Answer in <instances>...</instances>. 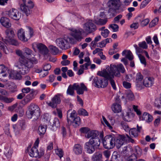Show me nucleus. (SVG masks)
<instances>
[{
  "mask_svg": "<svg viewBox=\"0 0 161 161\" xmlns=\"http://www.w3.org/2000/svg\"><path fill=\"white\" fill-rule=\"evenodd\" d=\"M125 71V68L122 64H119L117 66L111 64L110 67L107 66L106 69H103L102 72H99L98 74L99 75L103 76L109 80L112 87L114 90H116V87L113 79L114 76L119 77L120 76L119 72L123 73Z\"/></svg>",
  "mask_w": 161,
  "mask_h": 161,
  "instance_id": "nucleus-1",
  "label": "nucleus"
},
{
  "mask_svg": "<svg viewBox=\"0 0 161 161\" xmlns=\"http://www.w3.org/2000/svg\"><path fill=\"white\" fill-rule=\"evenodd\" d=\"M37 63V59L34 57L30 59L20 58L17 67L19 69L20 74L24 75L28 73L30 69L33 67L34 64Z\"/></svg>",
  "mask_w": 161,
  "mask_h": 161,
  "instance_id": "nucleus-2",
  "label": "nucleus"
},
{
  "mask_svg": "<svg viewBox=\"0 0 161 161\" xmlns=\"http://www.w3.org/2000/svg\"><path fill=\"white\" fill-rule=\"evenodd\" d=\"M87 88L83 83H81L80 85L74 83L72 85H70L69 86L66 93L67 95L74 96L75 94L74 90H75L77 94L81 95L83 94L84 91H87Z\"/></svg>",
  "mask_w": 161,
  "mask_h": 161,
  "instance_id": "nucleus-3",
  "label": "nucleus"
},
{
  "mask_svg": "<svg viewBox=\"0 0 161 161\" xmlns=\"http://www.w3.org/2000/svg\"><path fill=\"white\" fill-rule=\"evenodd\" d=\"M119 0H109L107 3V6L108 8V13L110 16H114L117 13V10H119L120 11L124 10L120 7Z\"/></svg>",
  "mask_w": 161,
  "mask_h": 161,
  "instance_id": "nucleus-4",
  "label": "nucleus"
},
{
  "mask_svg": "<svg viewBox=\"0 0 161 161\" xmlns=\"http://www.w3.org/2000/svg\"><path fill=\"white\" fill-rule=\"evenodd\" d=\"M99 135V132L97 130H92L85 135L86 138H91L89 142L96 148L99 147L100 143V139L98 137Z\"/></svg>",
  "mask_w": 161,
  "mask_h": 161,
  "instance_id": "nucleus-5",
  "label": "nucleus"
},
{
  "mask_svg": "<svg viewBox=\"0 0 161 161\" xmlns=\"http://www.w3.org/2000/svg\"><path fill=\"white\" fill-rule=\"evenodd\" d=\"M40 115V111L39 107L36 105L31 104L29 108L28 118H32L33 121H36Z\"/></svg>",
  "mask_w": 161,
  "mask_h": 161,
  "instance_id": "nucleus-6",
  "label": "nucleus"
},
{
  "mask_svg": "<svg viewBox=\"0 0 161 161\" xmlns=\"http://www.w3.org/2000/svg\"><path fill=\"white\" fill-rule=\"evenodd\" d=\"M103 70L101 71H98L97 75L103 77L105 79H103L98 77H95L93 79V84L94 86L97 88H105L106 87L108 84V80H110L103 76H101L99 75V72H102Z\"/></svg>",
  "mask_w": 161,
  "mask_h": 161,
  "instance_id": "nucleus-7",
  "label": "nucleus"
},
{
  "mask_svg": "<svg viewBox=\"0 0 161 161\" xmlns=\"http://www.w3.org/2000/svg\"><path fill=\"white\" fill-rule=\"evenodd\" d=\"M33 31L31 28H29V30L26 31V33L24 30L22 29L19 30L18 31L17 35L18 38L21 41L24 42H27L33 36Z\"/></svg>",
  "mask_w": 161,
  "mask_h": 161,
  "instance_id": "nucleus-8",
  "label": "nucleus"
},
{
  "mask_svg": "<svg viewBox=\"0 0 161 161\" xmlns=\"http://www.w3.org/2000/svg\"><path fill=\"white\" fill-rule=\"evenodd\" d=\"M23 3L20 5L21 10L27 16L30 15L31 12V9L34 7L33 3L31 0H23Z\"/></svg>",
  "mask_w": 161,
  "mask_h": 161,
  "instance_id": "nucleus-9",
  "label": "nucleus"
},
{
  "mask_svg": "<svg viewBox=\"0 0 161 161\" xmlns=\"http://www.w3.org/2000/svg\"><path fill=\"white\" fill-rule=\"evenodd\" d=\"M6 39H3V41L5 43L7 44L8 43L12 45L17 46L18 43L14 39V31L11 29H8L6 31Z\"/></svg>",
  "mask_w": 161,
  "mask_h": 161,
  "instance_id": "nucleus-10",
  "label": "nucleus"
},
{
  "mask_svg": "<svg viewBox=\"0 0 161 161\" xmlns=\"http://www.w3.org/2000/svg\"><path fill=\"white\" fill-rule=\"evenodd\" d=\"M114 141L115 138L112 136H106L103 140V147L108 149L113 148L115 146Z\"/></svg>",
  "mask_w": 161,
  "mask_h": 161,
  "instance_id": "nucleus-11",
  "label": "nucleus"
},
{
  "mask_svg": "<svg viewBox=\"0 0 161 161\" xmlns=\"http://www.w3.org/2000/svg\"><path fill=\"white\" fill-rule=\"evenodd\" d=\"M71 31L70 35L76 41L80 42L83 39L82 34L84 32V31L83 29H72Z\"/></svg>",
  "mask_w": 161,
  "mask_h": 161,
  "instance_id": "nucleus-12",
  "label": "nucleus"
},
{
  "mask_svg": "<svg viewBox=\"0 0 161 161\" xmlns=\"http://www.w3.org/2000/svg\"><path fill=\"white\" fill-rule=\"evenodd\" d=\"M55 42L57 46L62 50H66L69 47V43L65 38H57Z\"/></svg>",
  "mask_w": 161,
  "mask_h": 161,
  "instance_id": "nucleus-13",
  "label": "nucleus"
},
{
  "mask_svg": "<svg viewBox=\"0 0 161 161\" xmlns=\"http://www.w3.org/2000/svg\"><path fill=\"white\" fill-rule=\"evenodd\" d=\"M83 28L84 32L87 34L91 33L97 30L96 26L92 20H89L85 23L83 25Z\"/></svg>",
  "mask_w": 161,
  "mask_h": 161,
  "instance_id": "nucleus-14",
  "label": "nucleus"
},
{
  "mask_svg": "<svg viewBox=\"0 0 161 161\" xmlns=\"http://www.w3.org/2000/svg\"><path fill=\"white\" fill-rule=\"evenodd\" d=\"M127 140L126 136L124 135H119L115 139V146L118 149L120 148Z\"/></svg>",
  "mask_w": 161,
  "mask_h": 161,
  "instance_id": "nucleus-15",
  "label": "nucleus"
},
{
  "mask_svg": "<svg viewBox=\"0 0 161 161\" xmlns=\"http://www.w3.org/2000/svg\"><path fill=\"white\" fill-rule=\"evenodd\" d=\"M8 14L9 17L16 20H18L20 18L21 15L18 10L12 8L8 12Z\"/></svg>",
  "mask_w": 161,
  "mask_h": 161,
  "instance_id": "nucleus-16",
  "label": "nucleus"
},
{
  "mask_svg": "<svg viewBox=\"0 0 161 161\" xmlns=\"http://www.w3.org/2000/svg\"><path fill=\"white\" fill-rule=\"evenodd\" d=\"M60 95L58 94L55 95L52 99V101L49 102H47L48 105L52 108H55L58 104L60 103L61 100L60 98Z\"/></svg>",
  "mask_w": 161,
  "mask_h": 161,
  "instance_id": "nucleus-17",
  "label": "nucleus"
},
{
  "mask_svg": "<svg viewBox=\"0 0 161 161\" xmlns=\"http://www.w3.org/2000/svg\"><path fill=\"white\" fill-rule=\"evenodd\" d=\"M29 154L31 157L37 158L38 157H41L43 155V153L42 152L40 154H39L38 150L36 147H33L29 152Z\"/></svg>",
  "mask_w": 161,
  "mask_h": 161,
  "instance_id": "nucleus-18",
  "label": "nucleus"
},
{
  "mask_svg": "<svg viewBox=\"0 0 161 161\" xmlns=\"http://www.w3.org/2000/svg\"><path fill=\"white\" fill-rule=\"evenodd\" d=\"M143 76L140 73H137L136 76V86L139 89L142 87V81L143 79Z\"/></svg>",
  "mask_w": 161,
  "mask_h": 161,
  "instance_id": "nucleus-19",
  "label": "nucleus"
},
{
  "mask_svg": "<svg viewBox=\"0 0 161 161\" xmlns=\"http://www.w3.org/2000/svg\"><path fill=\"white\" fill-rule=\"evenodd\" d=\"M71 110H69L67 112V121L69 123L71 124L72 123L73 119L75 118L76 116V112L75 111L73 110L71 113Z\"/></svg>",
  "mask_w": 161,
  "mask_h": 161,
  "instance_id": "nucleus-20",
  "label": "nucleus"
},
{
  "mask_svg": "<svg viewBox=\"0 0 161 161\" xmlns=\"http://www.w3.org/2000/svg\"><path fill=\"white\" fill-rule=\"evenodd\" d=\"M37 47L39 50V52L43 55H47L48 53V49L47 47L41 43L37 44Z\"/></svg>",
  "mask_w": 161,
  "mask_h": 161,
  "instance_id": "nucleus-21",
  "label": "nucleus"
},
{
  "mask_svg": "<svg viewBox=\"0 0 161 161\" xmlns=\"http://www.w3.org/2000/svg\"><path fill=\"white\" fill-rule=\"evenodd\" d=\"M84 148L87 153L89 154L93 153L95 152L96 149V148L89 141L85 143Z\"/></svg>",
  "mask_w": 161,
  "mask_h": 161,
  "instance_id": "nucleus-22",
  "label": "nucleus"
},
{
  "mask_svg": "<svg viewBox=\"0 0 161 161\" xmlns=\"http://www.w3.org/2000/svg\"><path fill=\"white\" fill-rule=\"evenodd\" d=\"M83 149L82 147L80 144H76L73 147V151L75 154L79 155L82 153Z\"/></svg>",
  "mask_w": 161,
  "mask_h": 161,
  "instance_id": "nucleus-23",
  "label": "nucleus"
},
{
  "mask_svg": "<svg viewBox=\"0 0 161 161\" xmlns=\"http://www.w3.org/2000/svg\"><path fill=\"white\" fill-rule=\"evenodd\" d=\"M154 82V79L151 77H146L143 80V84L146 87L151 86Z\"/></svg>",
  "mask_w": 161,
  "mask_h": 161,
  "instance_id": "nucleus-24",
  "label": "nucleus"
},
{
  "mask_svg": "<svg viewBox=\"0 0 161 161\" xmlns=\"http://www.w3.org/2000/svg\"><path fill=\"white\" fill-rule=\"evenodd\" d=\"M1 24L4 26L8 28L11 26L9 19L5 17H2L0 20Z\"/></svg>",
  "mask_w": 161,
  "mask_h": 161,
  "instance_id": "nucleus-25",
  "label": "nucleus"
},
{
  "mask_svg": "<svg viewBox=\"0 0 161 161\" xmlns=\"http://www.w3.org/2000/svg\"><path fill=\"white\" fill-rule=\"evenodd\" d=\"M153 119L152 116L148 113L144 112L142 114V120H144L147 122H151Z\"/></svg>",
  "mask_w": 161,
  "mask_h": 161,
  "instance_id": "nucleus-26",
  "label": "nucleus"
},
{
  "mask_svg": "<svg viewBox=\"0 0 161 161\" xmlns=\"http://www.w3.org/2000/svg\"><path fill=\"white\" fill-rule=\"evenodd\" d=\"M92 161H103L102 160V154L100 152L95 153L92 157Z\"/></svg>",
  "mask_w": 161,
  "mask_h": 161,
  "instance_id": "nucleus-27",
  "label": "nucleus"
},
{
  "mask_svg": "<svg viewBox=\"0 0 161 161\" xmlns=\"http://www.w3.org/2000/svg\"><path fill=\"white\" fill-rule=\"evenodd\" d=\"M112 109L114 113H118L121 112V105L117 103H114L112 106Z\"/></svg>",
  "mask_w": 161,
  "mask_h": 161,
  "instance_id": "nucleus-28",
  "label": "nucleus"
},
{
  "mask_svg": "<svg viewBox=\"0 0 161 161\" xmlns=\"http://www.w3.org/2000/svg\"><path fill=\"white\" fill-rule=\"evenodd\" d=\"M9 76L10 78L15 79H20L21 78V76L20 74L16 71L11 72Z\"/></svg>",
  "mask_w": 161,
  "mask_h": 161,
  "instance_id": "nucleus-29",
  "label": "nucleus"
},
{
  "mask_svg": "<svg viewBox=\"0 0 161 161\" xmlns=\"http://www.w3.org/2000/svg\"><path fill=\"white\" fill-rule=\"evenodd\" d=\"M126 54V58L130 60H131L133 58L132 53L130 50H124L122 53V55L124 56Z\"/></svg>",
  "mask_w": 161,
  "mask_h": 161,
  "instance_id": "nucleus-30",
  "label": "nucleus"
},
{
  "mask_svg": "<svg viewBox=\"0 0 161 161\" xmlns=\"http://www.w3.org/2000/svg\"><path fill=\"white\" fill-rule=\"evenodd\" d=\"M125 94L127 98L129 100H133L135 98L134 96L133 92L130 90L126 91L125 92Z\"/></svg>",
  "mask_w": 161,
  "mask_h": 161,
  "instance_id": "nucleus-31",
  "label": "nucleus"
},
{
  "mask_svg": "<svg viewBox=\"0 0 161 161\" xmlns=\"http://www.w3.org/2000/svg\"><path fill=\"white\" fill-rule=\"evenodd\" d=\"M94 22L97 25H103L106 24L107 22V19H99L97 20L95 19Z\"/></svg>",
  "mask_w": 161,
  "mask_h": 161,
  "instance_id": "nucleus-32",
  "label": "nucleus"
},
{
  "mask_svg": "<svg viewBox=\"0 0 161 161\" xmlns=\"http://www.w3.org/2000/svg\"><path fill=\"white\" fill-rule=\"evenodd\" d=\"M47 126L46 125H40L38 127V133L40 136L43 135L46 131Z\"/></svg>",
  "mask_w": 161,
  "mask_h": 161,
  "instance_id": "nucleus-33",
  "label": "nucleus"
},
{
  "mask_svg": "<svg viewBox=\"0 0 161 161\" xmlns=\"http://www.w3.org/2000/svg\"><path fill=\"white\" fill-rule=\"evenodd\" d=\"M49 48L51 53L53 55H55L57 54L59 52L58 49L56 46L50 45Z\"/></svg>",
  "mask_w": 161,
  "mask_h": 161,
  "instance_id": "nucleus-34",
  "label": "nucleus"
},
{
  "mask_svg": "<svg viewBox=\"0 0 161 161\" xmlns=\"http://www.w3.org/2000/svg\"><path fill=\"white\" fill-rule=\"evenodd\" d=\"M53 130L60 126V123L58 119L57 118H54L53 122Z\"/></svg>",
  "mask_w": 161,
  "mask_h": 161,
  "instance_id": "nucleus-35",
  "label": "nucleus"
},
{
  "mask_svg": "<svg viewBox=\"0 0 161 161\" xmlns=\"http://www.w3.org/2000/svg\"><path fill=\"white\" fill-rule=\"evenodd\" d=\"M129 133L130 135H131L134 137H136L138 135L139 133L136 129L135 128H133L129 130Z\"/></svg>",
  "mask_w": 161,
  "mask_h": 161,
  "instance_id": "nucleus-36",
  "label": "nucleus"
},
{
  "mask_svg": "<svg viewBox=\"0 0 161 161\" xmlns=\"http://www.w3.org/2000/svg\"><path fill=\"white\" fill-rule=\"evenodd\" d=\"M78 114L80 115L83 116H88V113L87 111L83 108H80L78 111Z\"/></svg>",
  "mask_w": 161,
  "mask_h": 161,
  "instance_id": "nucleus-37",
  "label": "nucleus"
},
{
  "mask_svg": "<svg viewBox=\"0 0 161 161\" xmlns=\"http://www.w3.org/2000/svg\"><path fill=\"white\" fill-rule=\"evenodd\" d=\"M12 153V150L9 148H5L4 151V153L7 158L11 157Z\"/></svg>",
  "mask_w": 161,
  "mask_h": 161,
  "instance_id": "nucleus-38",
  "label": "nucleus"
},
{
  "mask_svg": "<svg viewBox=\"0 0 161 161\" xmlns=\"http://www.w3.org/2000/svg\"><path fill=\"white\" fill-rule=\"evenodd\" d=\"M120 125L123 128L126 132L129 131L130 129L129 125L125 121H122L120 123Z\"/></svg>",
  "mask_w": 161,
  "mask_h": 161,
  "instance_id": "nucleus-39",
  "label": "nucleus"
},
{
  "mask_svg": "<svg viewBox=\"0 0 161 161\" xmlns=\"http://www.w3.org/2000/svg\"><path fill=\"white\" fill-rule=\"evenodd\" d=\"M24 53L26 56L27 57H29V56H31V55L32 54V51L28 48H25L24 49Z\"/></svg>",
  "mask_w": 161,
  "mask_h": 161,
  "instance_id": "nucleus-40",
  "label": "nucleus"
},
{
  "mask_svg": "<svg viewBox=\"0 0 161 161\" xmlns=\"http://www.w3.org/2000/svg\"><path fill=\"white\" fill-rule=\"evenodd\" d=\"M155 106L158 109L161 108V97L156 99Z\"/></svg>",
  "mask_w": 161,
  "mask_h": 161,
  "instance_id": "nucleus-41",
  "label": "nucleus"
},
{
  "mask_svg": "<svg viewBox=\"0 0 161 161\" xmlns=\"http://www.w3.org/2000/svg\"><path fill=\"white\" fill-rule=\"evenodd\" d=\"M0 49L6 54L8 53L7 51H8L6 46L4 45V43L1 41H0Z\"/></svg>",
  "mask_w": 161,
  "mask_h": 161,
  "instance_id": "nucleus-42",
  "label": "nucleus"
},
{
  "mask_svg": "<svg viewBox=\"0 0 161 161\" xmlns=\"http://www.w3.org/2000/svg\"><path fill=\"white\" fill-rule=\"evenodd\" d=\"M158 20L159 19L158 17L155 18L150 23L149 25L150 27H152L155 26L158 23Z\"/></svg>",
  "mask_w": 161,
  "mask_h": 161,
  "instance_id": "nucleus-43",
  "label": "nucleus"
},
{
  "mask_svg": "<svg viewBox=\"0 0 161 161\" xmlns=\"http://www.w3.org/2000/svg\"><path fill=\"white\" fill-rule=\"evenodd\" d=\"M13 128L14 129V130L16 135H18L19 133L20 130H21L20 128V126L18 125H13Z\"/></svg>",
  "mask_w": 161,
  "mask_h": 161,
  "instance_id": "nucleus-44",
  "label": "nucleus"
},
{
  "mask_svg": "<svg viewBox=\"0 0 161 161\" xmlns=\"http://www.w3.org/2000/svg\"><path fill=\"white\" fill-rule=\"evenodd\" d=\"M13 100V98H8L6 97L3 96L2 101L6 103H9L12 102Z\"/></svg>",
  "mask_w": 161,
  "mask_h": 161,
  "instance_id": "nucleus-45",
  "label": "nucleus"
},
{
  "mask_svg": "<svg viewBox=\"0 0 161 161\" xmlns=\"http://www.w3.org/2000/svg\"><path fill=\"white\" fill-rule=\"evenodd\" d=\"M109 27L111 28L113 32H117L119 30V26L116 24H112L109 25Z\"/></svg>",
  "mask_w": 161,
  "mask_h": 161,
  "instance_id": "nucleus-46",
  "label": "nucleus"
},
{
  "mask_svg": "<svg viewBox=\"0 0 161 161\" xmlns=\"http://www.w3.org/2000/svg\"><path fill=\"white\" fill-rule=\"evenodd\" d=\"M32 94H29L27 95L24 98V100L26 103H27L30 102L32 99Z\"/></svg>",
  "mask_w": 161,
  "mask_h": 161,
  "instance_id": "nucleus-47",
  "label": "nucleus"
},
{
  "mask_svg": "<svg viewBox=\"0 0 161 161\" xmlns=\"http://www.w3.org/2000/svg\"><path fill=\"white\" fill-rule=\"evenodd\" d=\"M138 45L139 47L144 49H147L148 47L146 42L145 41L139 42Z\"/></svg>",
  "mask_w": 161,
  "mask_h": 161,
  "instance_id": "nucleus-48",
  "label": "nucleus"
},
{
  "mask_svg": "<svg viewBox=\"0 0 161 161\" xmlns=\"http://www.w3.org/2000/svg\"><path fill=\"white\" fill-rule=\"evenodd\" d=\"M80 118L79 117H76L73 119L72 123H75L76 125H79L80 123Z\"/></svg>",
  "mask_w": 161,
  "mask_h": 161,
  "instance_id": "nucleus-49",
  "label": "nucleus"
},
{
  "mask_svg": "<svg viewBox=\"0 0 161 161\" xmlns=\"http://www.w3.org/2000/svg\"><path fill=\"white\" fill-rule=\"evenodd\" d=\"M109 33V31L107 29H106L102 31L101 34L103 37L106 38L108 36Z\"/></svg>",
  "mask_w": 161,
  "mask_h": 161,
  "instance_id": "nucleus-50",
  "label": "nucleus"
},
{
  "mask_svg": "<svg viewBox=\"0 0 161 161\" xmlns=\"http://www.w3.org/2000/svg\"><path fill=\"white\" fill-rule=\"evenodd\" d=\"M138 57L140 59L141 62L143 64L146 65V62L145 57L141 54L138 55Z\"/></svg>",
  "mask_w": 161,
  "mask_h": 161,
  "instance_id": "nucleus-51",
  "label": "nucleus"
},
{
  "mask_svg": "<svg viewBox=\"0 0 161 161\" xmlns=\"http://www.w3.org/2000/svg\"><path fill=\"white\" fill-rule=\"evenodd\" d=\"M141 24L142 26L144 27L147 25L149 23V20L148 19H146L142 21L140 20Z\"/></svg>",
  "mask_w": 161,
  "mask_h": 161,
  "instance_id": "nucleus-52",
  "label": "nucleus"
},
{
  "mask_svg": "<svg viewBox=\"0 0 161 161\" xmlns=\"http://www.w3.org/2000/svg\"><path fill=\"white\" fill-rule=\"evenodd\" d=\"M135 152L136 153L138 156L141 155L142 153V150L138 147L137 146L135 147Z\"/></svg>",
  "mask_w": 161,
  "mask_h": 161,
  "instance_id": "nucleus-53",
  "label": "nucleus"
},
{
  "mask_svg": "<svg viewBox=\"0 0 161 161\" xmlns=\"http://www.w3.org/2000/svg\"><path fill=\"white\" fill-rule=\"evenodd\" d=\"M123 86L126 89H129L131 87V84L126 81H124L123 82Z\"/></svg>",
  "mask_w": 161,
  "mask_h": 161,
  "instance_id": "nucleus-54",
  "label": "nucleus"
},
{
  "mask_svg": "<svg viewBox=\"0 0 161 161\" xmlns=\"http://www.w3.org/2000/svg\"><path fill=\"white\" fill-rule=\"evenodd\" d=\"M56 154L58 155L60 158H61L63 156V152L61 149H58L56 151Z\"/></svg>",
  "mask_w": 161,
  "mask_h": 161,
  "instance_id": "nucleus-55",
  "label": "nucleus"
},
{
  "mask_svg": "<svg viewBox=\"0 0 161 161\" xmlns=\"http://www.w3.org/2000/svg\"><path fill=\"white\" fill-rule=\"evenodd\" d=\"M137 156L135 154H132L128 158V161H137Z\"/></svg>",
  "mask_w": 161,
  "mask_h": 161,
  "instance_id": "nucleus-56",
  "label": "nucleus"
},
{
  "mask_svg": "<svg viewBox=\"0 0 161 161\" xmlns=\"http://www.w3.org/2000/svg\"><path fill=\"white\" fill-rule=\"evenodd\" d=\"M89 130V129L87 127H82L80 129V131L81 133H86V135L89 132H88Z\"/></svg>",
  "mask_w": 161,
  "mask_h": 161,
  "instance_id": "nucleus-57",
  "label": "nucleus"
},
{
  "mask_svg": "<svg viewBox=\"0 0 161 161\" xmlns=\"http://www.w3.org/2000/svg\"><path fill=\"white\" fill-rule=\"evenodd\" d=\"M6 70V68L4 65H0V74H2L4 73Z\"/></svg>",
  "mask_w": 161,
  "mask_h": 161,
  "instance_id": "nucleus-58",
  "label": "nucleus"
},
{
  "mask_svg": "<svg viewBox=\"0 0 161 161\" xmlns=\"http://www.w3.org/2000/svg\"><path fill=\"white\" fill-rule=\"evenodd\" d=\"M102 118L103 121H104V123L110 129H112V126H111L109 123L108 122L105 117L104 116H103Z\"/></svg>",
  "mask_w": 161,
  "mask_h": 161,
  "instance_id": "nucleus-59",
  "label": "nucleus"
},
{
  "mask_svg": "<svg viewBox=\"0 0 161 161\" xmlns=\"http://www.w3.org/2000/svg\"><path fill=\"white\" fill-rule=\"evenodd\" d=\"M102 118L103 121H104V123L110 129H112V126H111L109 123L108 122L105 117L104 116H103Z\"/></svg>",
  "mask_w": 161,
  "mask_h": 161,
  "instance_id": "nucleus-60",
  "label": "nucleus"
},
{
  "mask_svg": "<svg viewBox=\"0 0 161 161\" xmlns=\"http://www.w3.org/2000/svg\"><path fill=\"white\" fill-rule=\"evenodd\" d=\"M102 118L103 121H104V123L110 129H112V126H111L109 123L108 122L105 117L104 116H103Z\"/></svg>",
  "mask_w": 161,
  "mask_h": 161,
  "instance_id": "nucleus-61",
  "label": "nucleus"
},
{
  "mask_svg": "<svg viewBox=\"0 0 161 161\" xmlns=\"http://www.w3.org/2000/svg\"><path fill=\"white\" fill-rule=\"evenodd\" d=\"M61 133L63 137H65L66 135L67 132L66 129L64 127H62L61 128Z\"/></svg>",
  "mask_w": 161,
  "mask_h": 161,
  "instance_id": "nucleus-62",
  "label": "nucleus"
},
{
  "mask_svg": "<svg viewBox=\"0 0 161 161\" xmlns=\"http://www.w3.org/2000/svg\"><path fill=\"white\" fill-rule=\"evenodd\" d=\"M51 68V66L50 64H47L44 65L43 67V70L44 71H48V70H49Z\"/></svg>",
  "mask_w": 161,
  "mask_h": 161,
  "instance_id": "nucleus-63",
  "label": "nucleus"
},
{
  "mask_svg": "<svg viewBox=\"0 0 161 161\" xmlns=\"http://www.w3.org/2000/svg\"><path fill=\"white\" fill-rule=\"evenodd\" d=\"M70 62L68 60H65L62 61L61 63L63 66H66L69 65L70 64Z\"/></svg>",
  "mask_w": 161,
  "mask_h": 161,
  "instance_id": "nucleus-64",
  "label": "nucleus"
}]
</instances>
